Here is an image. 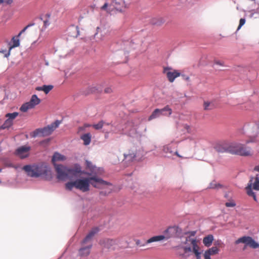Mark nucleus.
Wrapping results in <instances>:
<instances>
[{
	"label": "nucleus",
	"instance_id": "obj_3",
	"mask_svg": "<svg viewBox=\"0 0 259 259\" xmlns=\"http://www.w3.org/2000/svg\"><path fill=\"white\" fill-rule=\"evenodd\" d=\"M228 150L230 153L241 156H251L253 154L250 147L238 142L231 144L228 147Z\"/></svg>",
	"mask_w": 259,
	"mask_h": 259
},
{
	"label": "nucleus",
	"instance_id": "obj_18",
	"mask_svg": "<svg viewBox=\"0 0 259 259\" xmlns=\"http://www.w3.org/2000/svg\"><path fill=\"white\" fill-rule=\"evenodd\" d=\"M99 231V229L97 228H93L90 231L89 234L87 235L85 238L82 241V244H85L88 242H90L94 235Z\"/></svg>",
	"mask_w": 259,
	"mask_h": 259
},
{
	"label": "nucleus",
	"instance_id": "obj_46",
	"mask_svg": "<svg viewBox=\"0 0 259 259\" xmlns=\"http://www.w3.org/2000/svg\"><path fill=\"white\" fill-rule=\"evenodd\" d=\"M0 52L1 53H5L6 52V51H5V50L0 51Z\"/></svg>",
	"mask_w": 259,
	"mask_h": 259
},
{
	"label": "nucleus",
	"instance_id": "obj_20",
	"mask_svg": "<svg viewBox=\"0 0 259 259\" xmlns=\"http://www.w3.org/2000/svg\"><path fill=\"white\" fill-rule=\"evenodd\" d=\"M115 239H116V241H118L116 243L117 250L120 249L121 248H126L127 247L128 243L127 241L126 240H125L124 238H123V237L118 238H117Z\"/></svg>",
	"mask_w": 259,
	"mask_h": 259
},
{
	"label": "nucleus",
	"instance_id": "obj_33",
	"mask_svg": "<svg viewBox=\"0 0 259 259\" xmlns=\"http://www.w3.org/2000/svg\"><path fill=\"white\" fill-rule=\"evenodd\" d=\"M244 142L245 144H248L250 143H255L256 142V137L255 136L249 137L244 141Z\"/></svg>",
	"mask_w": 259,
	"mask_h": 259
},
{
	"label": "nucleus",
	"instance_id": "obj_40",
	"mask_svg": "<svg viewBox=\"0 0 259 259\" xmlns=\"http://www.w3.org/2000/svg\"><path fill=\"white\" fill-rule=\"evenodd\" d=\"M214 63L217 65H220L224 66V63L223 61H215Z\"/></svg>",
	"mask_w": 259,
	"mask_h": 259
},
{
	"label": "nucleus",
	"instance_id": "obj_43",
	"mask_svg": "<svg viewBox=\"0 0 259 259\" xmlns=\"http://www.w3.org/2000/svg\"><path fill=\"white\" fill-rule=\"evenodd\" d=\"M254 170L259 171V164L254 167Z\"/></svg>",
	"mask_w": 259,
	"mask_h": 259
},
{
	"label": "nucleus",
	"instance_id": "obj_28",
	"mask_svg": "<svg viewBox=\"0 0 259 259\" xmlns=\"http://www.w3.org/2000/svg\"><path fill=\"white\" fill-rule=\"evenodd\" d=\"M204 109L205 110H209L213 109V105L209 102L205 101L203 103Z\"/></svg>",
	"mask_w": 259,
	"mask_h": 259
},
{
	"label": "nucleus",
	"instance_id": "obj_13",
	"mask_svg": "<svg viewBox=\"0 0 259 259\" xmlns=\"http://www.w3.org/2000/svg\"><path fill=\"white\" fill-rule=\"evenodd\" d=\"M163 72L166 75L170 82H174L175 79L181 75V73L178 70H174L172 71L169 67H164Z\"/></svg>",
	"mask_w": 259,
	"mask_h": 259
},
{
	"label": "nucleus",
	"instance_id": "obj_26",
	"mask_svg": "<svg viewBox=\"0 0 259 259\" xmlns=\"http://www.w3.org/2000/svg\"><path fill=\"white\" fill-rule=\"evenodd\" d=\"M213 240V237L211 235H209L205 237L203 239V243L206 246H209Z\"/></svg>",
	"mask_w": 259,
	"mask_h": 259
},
{
	"label": "nucleus",
	"instance_id": "obj_50",
	"mask_svg": "<svg viewBox=\"0 0 259 259\" xmlns=\"http://www.w3.org/2000/svg\"><path fill=\"white\" fill-rule=\"evenodd\" d=\"M99 29H100V28L99 27H97V30H98Z\"/></svg>",
	"mask_w": 259,
	"mask_h": 259
},
{
	"label": "nucleus",
	"instance_id": "obj_38",
	"mask_svg": "<svg viewBox=\"0 0 259 259\" xmlns=\"http://www.w3.org/2000/svg\"><path fill=\"white\" fill-rule=\"evenodd\" d=\"M184 129H185V130H186V131H187V132L188 133H191V127H190L189 125H188V124H184Z\"/></svg>",
	"mask_w": 259,
	"mask_h": 259
},
{
	"label": "nucleus",
	"instance_id": "obj_32",
	"mask_svg": "<svg viewBox=\"0 0 259 259\" xmlns=\"http://www.w3.org/2000/svg\"><path fill=\"white\" fill-rule=\"evenodd\" d=\"M12 121H11L10 120L7 119L4 124L2 125V128L3 129L8 128L12 125Z\"/></svg>",
	"mask_w": 259,
	"mask_h": 259
},
{
	"label": "nucleus",
	"instance_id": "obj_51",
	"mask_svg": "<svg viewBox=\"0 0 259 259\" xmlns=\"http://www.w3.org/2000/svg\"><path fill=\"white\" fill-rule=\"evenodd\" d=\"M1 171H2V169L0 168V172H1Z\"/></svg>",
	"mask_w": 259,
	"mask_h": 259
},
{
	"label": "nucleus",
	"instance_id": "obj_24",
	"mask_svg": "<svg viewBox=\"0 0 259 259\" xmlns=\"http://www.w3.org/2000/svg\"><path fill=\"white\" fill-rule=\"evenodd\" d=\"M92 136L90 133H87L82 135L80 137V139L83 140L84 145H88L91 141Z\"/></svg>",
	"mask_w": 259,
	"mask_h": 259
},
{
	"label": "nucleus",
	"instance_id": "obj_17",
	"mask_svg": "<svg viewBox=\"0 0 259 259\" xmlns=\"http://www.w3.org/2000/svg\"><path fill=\"white\" fill-rule=\"evenodd\" d=\"M219 252V249L216 246H213L209 249L205 251L204 257V259H211L210 256L218 254Z\"/></svg>",
	"mask_w": 259,
	"mask_h": 259
},
{
	"label": "nucleus",
	"instance_id": "obj_27",
	"mask_svg": "<svg viewBox=\"0 0 259 259\" xmlns=\"http://www.w3.org/2000/svg\"><path fill=\"white\" fill-rule=\"evenodd\" d=\"M161 116L159 109H155L148 118V120H151Z\"/></svg>",
	"mask_w": 259,
	"mask_h": 259
},
{
	"label": "nucleus",
	"instance_id": "obj_22",
	"mask_svg": "<svg viewBox=\"0 0 259 259\" xmlns=\"http://www.w3.org/2000/svg\"><path fill=\"white\" fill-rule=\"evenodd\" d=\"M162 151L166 154V156L168 157H170L174 155L172 147L169 144L163 146Z\"/></svg>",
	"mask_w": 259,
	"mask_h": 259
},
{
	"label": "nucleus",
	"instance_id": "obj_8",
	"mask_svg": "<svg viewBox=\"0 0 259 259\" xmlns=\"http://www.w3.org/2000/svg\"><path fill=\"white\" fill-rule=\"evenodd\" d=\"M41 100L36 95H33L30 101L23 104L20 108V111L23 112L34 108L36 105L40 104Z\"/></svg>",
	"mask_w": 259,
	"mask_h": 259
},
{
	"label": "nucleus",
	"instance_id": "obj_6",
	"mask_svg": "<svg viewBox=\"0 0 259 259\" xmlns=\"http://www.w3.org/2000/svg\"><path fill=\"white\" fill-rule=\"evenodd\" d=\"M60 123L61 122L60 121L56 120L50 125H49L43 128H38L33 132V136L35 137L39 135H40L42 136L50 135L56 128L58 127Z\"/></svg>",
	"mask_w": 259,
	"mask_h": 259
},
{
	"label": "nucleus",
	"instance_id": "obj_2",
	"mask_svg": "<svg viewBox=\"0 0 259 259\" xmlns=\"http://www.w3.org/2000/svg\"><path fill=\"white\" fill-rule=\"evenodd\" d=\"M55 169L57 174V178L60 180H65L67 178L72 179L78 174H82L81 167L78 164L75 165L72 168L63 165H55Z\"/></svg>",
	"mask_w": 259,
	"mask_h": 259
},
{
	"label": "nucleus",
	"instance_id": "obj_35",
	"mask_svg": "<svg viewBox=\"0 0 259 259\" xmlns=\"http://www.w3.org/2000/svg\"><path fill=\"white\" fill-rule=\"evenodd\" d=\"M46 16L48 17V18H47L46 19H45L44 21V26L45 27V28H47L50 24V22L49 20V18L50 16L47 15H46Z\"/></svg>",
	"mask_w": 259,
	"mask_h": 259
},
{
	"label": "nucleus",
	"instance_id": "obj_21",
	"mask_svg": "<svg viewBox=\"0 0 259 259\" xmlns=\"http://www.w3.org/2000/svg\"><path fill=\"white\" fill-rule=\"evenodd\" d=\"M66 157L64 155L60 154L59 153L56 152L54 153L52 157V161L54 164V166H55V165H57V164L55 163L56 162L59 161H64Z\"/></svg>",
	"mask_w": 259,
	"mask_h": 259
},
{
	"label": "nucleus",
	"instance_id": "obj_19",
	"mask_svg": "<svg viewBox=\"0 0 259 259\" xmlns=\"http://www.w3.org/2000/svg\"><path fill=\"white\" fill-rule=\"evenodd\" d=\"M92 244H90L85 247H81L79 250V254L81 256H87L90 253Z\"/></svg>",
	"mask_w": 259,
	"mask_h": 259
},
{
	"label": "nucleus",
	"instance_id": "obj_34",
	"mask_svg": "<svg viewBox=\"0 0 259 259\" xmlns=\"http://www.w3.org/2000/svg\"><path fill=\"white\" fill-rule=\"evenodd\" d=\"M225 206L227 207H234L236 206V203L234 201L227 202L225 203Z\"/></svg>",
	"mask_w": 259,
	"mask_h": 259
},
{
	"label": "nucleus",
	"instance_id": "obj_25",
	"mask_svg": "<svg viewBox=\"0 0 259 259\" xmlns=\"http://www.w3.org/2000/svg\"><path fill=\"white\" fill-rule=\"evenodd\" d=\"M161 115L169 116L172 113V110L168 105L165 106L162 109H159Z\"/></svg>",
	"mask_w": 259,
	"mask_h": 259
},
{
	"label": "nucleus",
	"instance_id": "obj_15",
	"mask_svg": "<svg viewBox=\"0 0 259 259\" xmlns=\"http://www.w3.org/2000/svg\"><path fill=\"white\" fill-rule=\"evenodd\" d=\"M85 163H86L87 168L91 171V173H87V172L82 171V174H85L88 176L93 175L92 176H96V175L97 174L98 170L96 166H95L94 165H93V164L91 162H90L88 160H86Z\"/></svg>",
	"mask_w": 259,
	"mask_h": 259
},
{
	"label": "nucleus",
	"instance_id": "obj_41",
	"mask_svg": "<svg viewBox=\"0 0 259 259\" xmlns=\"http://www.w3.org/2000/svg\"><path fill=\"white\" fill-rule=\"evenodd\" d=\"M112 92V90L110 87L106 88L104 90V92L106 93H111Z\"/></svg>",
	"mask_w": 259,
	"mask_h": 259
},
{
	"label": "nucleus",
	"instance_id": "obj_29",
	"mask_svg": "<svg viewBox=\"0 0 259 259\" xmlns=\"http://www.w3.org/2000/svg\"><path fill=\"white\" fill-rule=\"evenodd\" d=\"M222 187V185L219 183H217V182L213 181L211 182L209 186V189H219Z\"/></svg>",
	"mask_w": 259,
	"mask_h": 259
},
{
	"label": "nucleus",
	"instance_id": "obj_11",
	"mask_svg": "<svg viewBox=\"0 0 259 259\" xmlns=\"http://www.w3.org/2000/svg\"><path fill=\"white\" fill-rule=\"evenodd\" d=\"M34 25V23L29 24L25 27L18 34L17 37L14 36L12 39V41L13 42V45L10 46L9 48V51L8 53L5 54V57H8L10 55L11 50L15 47H17L20 45L19 39H18V37H19L21 34L25 31V30L29 27Z\"/></svg>",
	"mask_w": 259,
	"mask_h": 259
},
{
	"label": "nucleus",
	"instance_id": "obj_49",
	"mask_svg": "<svg viewBox=\"0 0 259 259\" xmlns=\"http://www.w3.org/2000/svg\"><path fill=\"white\" fill-rule=\"evenodd\" d=\"M98 32H97L95 34V36L96 37L97 35H98Z\"/></svg>",
	"mask_w": 259,
	"mask_h": 259
},
{
	"label": "nucleus",
	"instance_id": "obj_36",
	"mask_svg": "<svg viewBox=\"0 0 259 259\" xmlns=\"http://www.w3.org/2000/svg\"><path fill=\"white\" fill-rule=\"evenodd\" d=\"M215 149L217 151L219 152H228V148H221L219 146H216Z\"/></svg>",
	"mask_w": 259,
	"mask_h": 259
},
{
	"label": "nucleus",
	"instance_id": "obj_30",
	"mask_svg": "<svg viewBox=\"0 0 259 259\" xmlns=\"http://www.w3.org/2000/svg\"><path fill=\"white\" fill-rule=\"evenodd\" d=\"M18 115V113L15 112L12 113H7L6 115V116L8 118V119L10 120L11 121H12V120L15 119Z\"/></svg>",
	"mask_w": 259,
	"mask_h": 259
},
{
	"label": "nucleus",
	"instance_id": "obj_37",
	"mask_svg": "<svg viewBox=\"0 0 259 259\" xmlns=\"http://www.w3.org/2000/svg\"><path fill=\"white\" fill-rule=\"evenodd\" d=\"M245 19L244 18H241L239 21V24L237 28V30H239L241 27L245 24Z\"/></svg>",
	"mask_w": 259,
	"mask_h": 259
},
{
	"label": "nucleus",
	"instance_id": "obj_14",
	"mask_svg": "<svg viewBox=\"0 0 259 259\" xmlns=\"http://www.w3.org/2000/svg\"><path fill=\"white\" fill-rule=\"evenodd\" d=\"M30 147L23 146L18 148L15 151V154L20 158L23 159L27 157L29 155Z\"/></svg>",
	"mask_w": 259,
	"mask_h": 259
},
{
	"label": "nucleus",
	"instance_id": "obj_31",
	"mask_svg": "<svg viewBox=\"0 0 259 259\" xmlns=\"http://www.w3.org/2000/svg\"><path fill=\"white\" fill-rule=\"evenodd\" d=\"M104 124H105V123L103 121H101L98 123L93 125V126L96 130H100L103 127Z\"/></svg>",
	"mask_w": 259,
	"mask_h": 259
},
{
	"label": "nucleus",
	"instance_id": "obj_44",
	"mask_svg": "<svg viewBox=\"0 0 259 259\" xmlns=\"http://www.w3.org/2000/svg\"><path fill=\"white\" fill-rule=\"evenodd\" d=\"M140 241L138 240L137 241H136V244L138 245H140V246H143L144 245H140Z\"/></svg>",
	"mask_w": 259,
	"mask_h": 259
},
{
	"label": "nucleus",
	"instance_id": "obj_45",
	"mask_svg": "<svg viewBox=\"0 0 259 259\" xmlns=\"http://www.w3.org/2000/svg\"><path fill=\"white\" fill-rule=\"evenodd\" d=\"M6 0H0V4L3 3L4 2H5Z\"/></svg>",
	"mask_w": 259,
	"mask_h": 259
},
{
	"label": "nucleus",
	"instance_id": "obj_42",
	"mask_svg": "<svg viewBox=\"0 0 259 259\" xmlns=\"http://www.w3.org/2000/svg\"><path fill=\"white\" fill-rule=\"evenodd\" d=\"M174 155H176L180 158H183V157L181 155H180L177 151L174 152Z\"/></svg>",
	"mask_w": 259,
	"mask_h": 259
},
{
	"label": "nucleus",
	"instance_id": "obj_23",
	"mask_svg": "<svg viewBox=\"0 0 259 259\" xmlns=\"http://www.w3.org/2000/svg\"><path fill=\"white\" fill-rule=\"evenodd\" d=\"M53 88L52 85H44L41 87H37L35 90L37 91H44L46 94L49 93Z\"/></svg>",
	"mask_w": 259,
	"mask_h": 259
},
{
	"label": "nucleus",
	"instance_id": "obj_48",
	"mask_svg": "<svg viewBox=\"0 0 259 259\" xmlns=\"http://www.w3.org/2000/svg\"><path fill=\"white\" fill-rule=\"evenodd\" d=\"M74 29H75V30L77 31V27H73Z\"/></svg>",
	"mask_w": 259,
	"mask_h": 259
},
{
	"label": "nucleus",
	"instance_id": "obj_7",
	"mask_svg": "<svg viewBox=\"0 0 259 259\" xmlns=\"http://www.w3.org/2000/svg\"><path fill=\"white\" fill-rule=\"evenodd\" d=\"M187 241L190 242V244L192 245V249L191 247L185 246L184 250L185 253L193 251L195 254L197 259H201V252L199 251L200 247L197 244V241L195 239L189 238L187 239Z\"/></svg>",
	"mask_w": 259,
	"mask_h": 259
},
{
	"label": "nucleus",
	"instance_id": "obj_1",
	"mask_svg": "<svg viewBox=\"0 0 259 259\" xmlns=\"http://www.w3.org/2000/svg\"><path fill=\"white\" fill-rule=\"evenodd\" d=\"M90 184L98 189H102L104 186L111 185L110 183L103 180L102 179L93 176L67 182L65 184V188L66 190L71 191L73 188H75L82 192H86L90 190Z\"/></svg>",
	"mask_w": 259,
	"mask_h": 259
},
{
	"label": "nucleus",
	"instance_id": "obj_12",
	"mask_svg": "<svg viewBox=\"0 0 259 259\" xmlns=\"http://www.w3.org/2000/svg\"><path fill=\"white\" fill-rule=\"evenodd\" d=\"M117 242L115 239L105 238L100 240V244L104 248L112 250H117L116 245Z\"/></svg>",
	"mask_w": 259,
	"mask_h": 259
},
{
	"label": "nucleus",
	"instance_id": "obj_5",
	"mask_svg": "<svg viewBox=\"0 0 259 259\" xmlns=\"http://www.w3.org/2000/svg\"><path fill=\"white\" fill-rule=\"evenodd\" d=\"M252 189L259 191V174L256 175L255 178L251 177L246 187V193L249 196L253 198L255 201H256V197Z\"/></svg>",
	"mask_w": 259,
	"mask_h": 259
},
{
	"label": "nucleus",
	"instance_id": "obj_4",
	"mask_svg": "<svg viewBox=\"0 0 259 259\" xmlns=\"http://www.w3.org/2000/svg\"><path fill=\"white\" fill-rule=\"evenodd\" d=\"M27 174L31 177L37 178L45 173L46 170L41 165H26L23 167Z\"/></svg>",
	"mask_w": 259,
	"mask_h": 259
},
{
	"label": "nucleus",
	"instance_id": "obj_52",
	"mask_svg": "<svg viewBox=\"0 0 259 259\" xmlns=\"http://www.w3.org/2000/svg\"><path fill=\"white\" fill-rule=\"evenodd\" d=\"M258 128H259V124H258Z\"/></svg>",
	"mask_w": 259,
	"mask_h": 259
},
{
	"label": "nucleus",
	"instance_id": "obj_10",
	"mask_svg": "<svg viewBox=\"0 0 259 259\" xmlns=\"http://www.w3.org/2000/svg\"><path fill=\"white\" fill-rule=\"evenodd\" d=\"M240 243H245L246 245L253 249L259 247V244L249 236H243L235 241V244H236Z\"/></svg>",
	"mask_w": 259,
	"mask_h": 259
},
{
	"label": "nucleus",
	"instance_id": "obj_9",
	"mask_svg": "<svg viewBox=\"0 0 259 259\" xmlns=\"http://www.w3.org/2000/svg\"><path fill=\"white\" fill-rule=\"evenodd\" d=\"M175 231L176 229L175 227H169L164 231V234L167 235L166 237L164 235L155 236L148 239L146 241V243H151L154 242L162 240L165 238H169L172 236L171 233L174 232Z\"/></svg>",
	"mask_w": 259,
	"mask_h": 259
},
{
	"label": "nucleus",
	"instance_id": "obj_39",
	"mask_svg": "<svg viewBox=\"0 0 259 259\" xmlns=\"http://www.w3.org/2000/svg\"><path fill=\"white\" fill-rule=\"evenodd\" d=\"M90 126H91V125L88 124H84V125L83 126L79 127V131H84L86 127H90Z\"/></svg>",
	"mask_w": 259,
	"mask_h": 259
},
{
	"label": "nucleus",
	"instance_id": "obj_16",
	"mask_svg": "<svg viewBox=\"0 0 259 259\" xmlns=\"http://www.w3.org/2000/svg\"><path fill=\"white\" fill-rule=\"evenodd\" d=\"M137 156V151L135 149H130L126 153L124 154V159L127 161H134Z\"/></svg>",
	"mask_w": 259,
	"mask_h": 259
},
{
	"label": "nucleus",
	"instance_id": "obj_47",
	"mask_svg": "<svg viewBox=\"0 0 259 259\" xmlns=\"http://www.w3.org/2000/svg\"><path fill=\"white\" fill-rule=\"evenodd\" d=\"M186 79L187 80H189V77H187L186 78Z\"/></svg>",
	"mask_w": 259,
	"mask_h": 259
}]
</instances>
